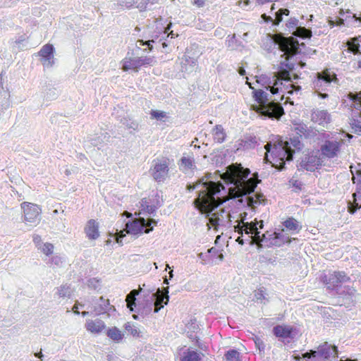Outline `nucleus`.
Here are the masks:
<instances>
[{
	"mask_svg": "<svg viewBox=\"0 0 361 361\" xmlns=\"http://www.w3.org/2000/svg\"><path fill=\"white\" fill-rule=\"evenodd\" d=\"M341 142L336 140H326L321 147L322 155L328 158H334L337 156Z\"/></svg>",
	"mask_w": 361,
	"mask_h": 361,
	"instance_id": "obj_19",
	"label": "nucleus"
},
{
	"mask_svg": "<svg viewBox=\"0 0 361 361\" xmlns=\"http://www.w3.org/2000/svg\"><path fill=\"white\" fill-rule=\"evenodd\" d=\"M136 3V0H121V6L123 8H129Z\"/></svg>",
	"mask_w": 361,
	"mask_h": 361,
	"instance_id": "obj_54",
	"label": "nucleus"
},
{
	"mask_svg": "<svg viewBox=\"0 0 361 361\" xmlns=\"http://www.w3.org/2000/svg\"><path fill=\"white\" fill-rule=\"evenodd\" d=\"M65 261L66 259L64 257H62L59 255H54L51 258L49 259L47 264H49L50 267H52L53 268H59L63 267V264H64Z\"/></svg>",
	"mask_w": 361,
	"mask_h": 361,
	"instance_id": "obj_32",
	"label": "nucleus"
},
{
	"mask_svg": "<svg viewBox=\"0 0 361 361\" xmlns=\"http://www.w3.org/2000/svg\"><path fill=\"white\" fill-rule=\"evenodd\" d=\"M317 78L313 82L314 87L317 90H325L331 82L337 84L338 82L336 75L329 70L317 73Z\"/></svg>",
	"mask_w": 361,
	"mask_h": 361,
	"instance_id": "obj_13",
	"label": "nucleus"
},
{
	"mask_svg": "<svg viewBox=\"0 0 361 361\" xmlns=\"http://www.w3.org/2000/svg\"><path fill=\"white\" fill-rule=\"evenodd\" d=\"M151 116L153 118H156L157 120H161L166 117V112H164L163 111L156 110V111H152Z\"/></svg>",
	"mask_w": 361,
	"mask_h": 361,
	"instance_id": "obj_48",
	"label": "nucleus"
},
{
	"mask_svg": "<svg viewBox=\"0 0 361 361\" xmlns=\"http://www.w3.org/2000/svg\"><path fill=\"white\" fill-rule=\"evenodd\" d=\"M261 241L266 247H280L285 244H290L292 238L285 235L280 230L267 231L262 235Z\"/></svg>",
	"mask_w": 361,
	"mask_h": 361,
	"instance_id": "obj_10",
	"label": "nucleus"
},
{
	"mask_svg": "<svg viewBox=\"0 0 361 361\" xmlns=\"http://www.w3.org/2000/svg\"><path fill=\"white\" fill-rule=\"evenodd\" d=\"M314 352L317 354L323 360L328 361L331 357H338V350L335 345L329 344L328 342L319 345L317 350Z\"/></svg>",
	"mask_w": 361,
	"mask_h": 361,
	"instance_id": "obj_17",
	"label": "nucleus"
},
{
	"mask_svg": "<svg viewBox=\"0 0 361 361\" xmlns=\"http://www.w3.org/2000/svg\"><path fill=\"white\" fill-rule=\"evenodd\" d=\"M272 334L279 341L289 343L288 339H293L296 335V329L292 326L277 324L272 329Z\"/></svg>",
	"mask_w": 361,
	"mask_h": 361,
	"instance_id": "obj_14",
	"label": "nucleus"
},
{
	"mask_svg": "<svg viewBox=\"0 0 361 361\" xmlns=\"http://www.w3.org/2000/svg\"><path fill=\"white\" fill-rule=\"evenodd\" d=\"M187 327L189 329V331H193V333H195L199 329V326L197 324L196 319H191L190 322L188 324Z\"/></svg>",
	"mask_w": 361,
	"mask_h": 361,
	"instance_id": "obj_49",
	"label": "nucleus"
},
{
	"mask_svg": "<svg viewBox=\"0 0 361 361\" xmlns=\"http://www.w3.org/2000/svg\"><path fill=\"white\" fill-rule=\"evenodd\" d=\"M157 221L152 218L145 219L139 216L137 219H131L128 220L125 225V230L121 231L120 238H123L125 235L123 232L134 235L142 234L143 233H149L153 231L154 227L157 226Z\"/></svg>",
	"mask_w": 361,
	"mask_h": 361,
	"instance_id": "obj_6",
	"label": "nucleus"
},
{
	"mask_svg": "<svg viewBox=\"0 0 361 361\" xmlns=\"http://www.w3.org/2000/svg\"><path fill=\"white\" fill-rule=\"evenodd\" d=\"M188 337L191 340V341H196L197 338H199L195 333H193V331H188Z\"/></svg>",
	"mask_w": 361,
	"mask_h": 361,
	"instance_id": "obj_59",
	"label": "nucleus"
},
{
	"mask_svg": "<svg viewBox=\"0 0 361 361\" xmlns=\"http://www.w3.org/2000/svg\"><path fill=\"white\" fill-rule=\"evenodd\" d=\"M271 144L265 145L267 153L271 152L281 161H291L295 152V149H300V142L296 139H290V142L279 140L277 144H274L271 149Z\"/></svg>",
	"mask_w": 361,
	"mask_h": 361,
	"instance_id": "obj_5",
	"label": "nucleus"
},
{
	"mask_svg": "<svg viewBox=\"0 0 361 361\" xmlns=\"http://www.w3.org/2000/svg\"><path fill=\"white\" fill-rule=\"evenodd\" d=\"M106 335L109 338L116 342L121 341L124 336L117 327L108 329Z\"/></svg>",
	"mask_w": 361,
	"mask_h": 361,
	"instance_id": "obj_31",
	"label": "nucleus"
},
{
	"mask_svg": "<svg viewBox=\"0 0 361 361\" xmlns=\"http://www.w3.org/2000/svg\"><path fill=\"white\" fill-rule=\"evenodd\" d=\"M349 97L353 101V107L357 111V114L354 113L350 124L354 133L361 135V92L350 93Z\"/></svg>",
	"mask_w": 361,
	"mask_h": 361,
	"instance_id": "obj_12",
	"label": "nucleus"
},
{
	"mask_svg": "<svg viewBox=\"0 0 361 361\" xmlns=\"http://www.w3.org/2000/svg\"><path fill=\"white\" fill-rule=\"evenodd\" d=\"M222 204H194L195 207L209 220V229L212 227L217 231L219 227L231 226V215L230 211Z\"/></svg>",
	"mask_w": 361,
	"mask_h": 361,
	"instance_id": "obj_4",
	"label": "nucleus"
},
{
	"mask_svg": "<svg viewBox=\"0 0 361 361\" xmlns=\"http://www.w3.org/2000/svg\"><path fill=\"white\" fill-rule=\"evenodd\" d=\"M250 223L256 224L257 225V227L259 228V229H262L264 227V221L263 220L257 221L255 219L254 221H251Z\"/></svg>",
	"mask_w": 361,
	"mask_h": 361,
	"instance_id": "obj_58",
	"label": "nucleus"
},
{
	"mask_svg": "<svg viewBox=\"0 0 361 361\" xmlns=\"http://www.w3.org/2000/svg\"><path fill=\"white\" fill-rule=\"evenodd\" d=\"M254 300L264 304H266V302H268L264 288H261L255 291Z\"/></svg>",
	"mask_w": 361,
	"mask_h": 361,
	"instance_id": "obj_38",
	"label": "nucleus"
},
{
	"mask_svg": "<svg viewBox=\"0 0 361 361\" xmlns=\"http://www.w3.org/2000/svg\"><path fill=\"white\" fill-rule=\"evenodd\" d=\"M245 201H246V203H251V204L257 203V201L254 200L253 197H250V196L246 197Z\"/></svg>",
	"mask_w": 361,
	"mask_h": 361,
	"instance_id": "obj_63",
	"label": "nucleus"
},
{
	"mask_svg": "<svg viewBox=\"0 0 361 361\" xmlns=\"http://www.w3.org/2000/svg\"><path fill=\"white\" fill-rule=\"evenodd\" d=\"M350 280V278L344 271L329 272L323 276V281L326 285L327 288L336 290L338 293H341V290L342 284Z\"/></svg>",
	"mask_w": 361,
	"mask_h": 361,
	"instance_id": "obj_11",
	"label": "nucleus"
},
{
	"mask_svg": "<svg viewBox=\"0 0 361 361\" xmlns=\"http://www.w3.org/2000/svg\"><path fill=\"white\" fill-rule=\"evenodd\" d=\"M311 120L314 123L326 127L331 121V116L326 110L316 109L312 113Z\"/></svg>",
	"mask_w": 361,
	"mask_h": 361,
	"instance_id": "obj_22",
	"label": "nucleus"
},
{
	"mask_svg": "<svg viewBox=\"0 0 361 361\" xmlns=\"http://www.w3.org/2000/svg\"><path fill=\"white\" fill-rule=\"evenodd\" d=\"M170 160L165 157L153 160L149 169L152 178L157 183H164L169 176Z\"/></svg>",
	"mask_w": 361,
	"mask_h": 361,
	"instance_id": "obj_8",
	"label": "nucleus"
},
{
	"mask_svg": "<svg viewBox=\"0 0 361 361\" xmlns=\"http://www.w3.org/2000/svg\"><path fill=\"white\" fill-rule=\"evenodd\" d=\"M153 42H154V40H153V39H152V40H149H149H147V41H144V40H142V39H139V40H137V44H136V46H137L138 48H140V46L147 45V46H148V47H149V49L150 51H152V49H153V46H152V43H153Z\"/></svg>",
	"mask_w": 361,
	"mask_h": 361,
	"instance_id": "obj_51",
	"label": "nucleus"
},
{
	"mask_svg": "<svg viewBox=\"0 0 361 361\" xmlns=\"http://www.w3.org/2000/svg\"><path fill=\"white\" fill-rule=\"evenodd\" d=\"M303 361H324L313 350L302 354Z\"/></svg>",
	"mask_w": 361,
	"mask_h": 361,
	"instance_id": "obj_37",
	"label": "nucleus"
},
{
	"mask_svg": "<svg viewBox=\"0 0 361 361\" xmlns=\"http://www.w3.org/2000/svg\"><path fill=\"white\" fill-rule=\"evenodd\" d=\"M345 20L348 22V24L351 26L359 27L361 23V13H360L358 16L356 14L348 16Z\"/></svg>",
	"mask_w": 361,
	"mask_h": 361,
	"instance_id": "obj_42",
	"label": "nucleus"
},
{
	"mask_svg": "<svg viewBox=\"0 0 361 361\" xmlns=\"http://www.w3.org/2000/svg\"><path fill=\"white\" fill-rule=\"evenodd\" d=\"M246 78V83L253 90L252 97L258 104L252 106L253 110L262 116L279 119L283 114V109L281 104L274 102L275 99L269 98V94L267 92L255 90L252 83L248 82V78Z\"/></svg>",
	"mask_w": 361,
	"mask_h": 361,
	"instance_id": "obj_3",
	"label": "nucleus"
},
{
	"mask_svg": "<svg viewBox=\"0 0 361 361\" xmlns=\"http://www.w3.org/2000/svg\"><path fill=\"white\" fill-rule=\"evenodd\" d=\"M139 295L140 291L137 289H133L126 295L127 307L130 312H137L138 314L142 316L148 315L152 311L153 301L147 300L145 302H141L137 298Z\"/></svg>",
	"mask_w": 361,
	"mask_h": 361,
	"instance_id": "obj_7",
	"label": "nucleus"
},
{
	"mask_svg": "<svg viewBox=\"0 0 361 361\" xmlns=\"http://www.w3.org/2000/svg\"><path fill=\"white\" fill-rule=\"evenodd\" d=\"M125 329L126 331L134 337L140 338L142 337V332L139 329L135 326L133 324L127 322L125 324Z\"/></svg>",
	"mask_w": 361,
	"mask_h": 361,
	"instance_id": "obj_35",
	"label": "nucleus"
},
{
	"mask_svg": "<svg viewBox=\"0 0 361 361\" xmlns=\"http://www.w3.org/2000/svg\"><path fill=\"white\" fill-rule=\"evenodd\" d=\"M25 221L35 223L39 220L41 209L38 204H21Z\"/></svg>",
	"mask_w": 361,
	"mask_h": 361,
	"instance_id": "obj_20",
	"label": "nucleus"
},
{
	"mask_svg": "<svg viewBox=\"0 0 361 361\" xmlns=\"http://www.w3.org/2000/svg\"><path fill=\"white\" fill-rule=\"evenodd\" d=\"M202 356V353L188 348L183 353L180 361H201Z\"/></svg>",
	"mask_w": 361,
	"mask_h": 361,
	"instance_id": "obj_27",
	"label": "nucleus"
},
{
	"mask_svg": "<svg viewBox=\"0 0 361 361\" xmlns=\"http://www.w3.org/2000/svg\"><path fill=\"white\" fill-rule=\"evenodd\" d=\"M193 166V160L190 157H183L180 159L179 163V169L183 172H187Z\"/></svg>",
	"mask_w": 361,
	"mask_h": 361,
	"instance_id": "obj_33",
	"label": "nucleus"
},
{
	"mask_svg": "<svg viewBox=\"0 0 361 361\" xmlns=\"http://www.w3.org/2000/svg\"><path fill=\"white\" fill-rule=\"evenodd\" d=\"M277 44L280 50L283 52L282 57H285V60L281 62V67L283 70L274 74L272 85H269L267 89L269 88L272 94H276L279 92L288 94H298L301 87L292 83L289 71L295 68V63L292 61V59L293 56L300 52V44L298 40L293 37H282L279 39ZM271 83V82H269V84Z\"/></svg>",
	"mask_w": 361,
	"mask_h": 361,
	"instance_id": "obj_2",
	"label": "nucleus"
},
{
	"mask_svg": "<svg viewBox=\"0 0 361 361\" xmlns=\"http://www.w3.org/2000/svg\"><path fill=\"white\" fill-rule=\"evenodd\" d=\"M248 212L246 211H244L240 214V218L241 221H244L245 220L247 219L248 217Z\"/></svg>",
	"mask_w": 361,
	"mask_h": 361,
	"instance_id": "obj_60",
	"label": "nucleus"
},
{
	"mask_svg": "<svg viewBox=\"0 0 361 361\" xmlns=\"http://www.w3.org/2000/svg\"><path fill=\"white\" fill-rule=\"evenodd\" d=\"M255 245H257V249L260 251L262 250L264 247H266L265 245H262V241H259V243L255 244Z\"/></svg>",
	"mask_w": 361,
	"mask_h": 361,
	"instance_id": "obj_64",
	"label": "nucleus"
},
{
	"mask_svg": "<svg viewBox=\"0 0 361 361\" xmlns=\"http://www.w3.org/2000/svg\"><path fill=\"white\" fill-rule=\"evenodd\" d=\"M207 250L208 253H209L211 264H219V262L223 261L224 255L217 248H216L215 247H212L208 249Z\"/></svg>",
	"mask_w": 361,
	"mask_h": 361,
	"instance_id": "obj_30",
	"label": "nucleus"
},
{
	"mask_svg": "<svg viewBox=\"0 0 361 361\" xmlns=\"http://www.w3.org/2000/svg\"><path fill=\"white\" fill-rule=\"evenodd\" d=\"M349 50L354 54L360 53V44L356 39H353L352 42L348 43Z\"/></svg>",
	"mask_w": 361,
	"mask_h": 361,
	"instance_id": "obj_44",
	"label": "nucleus"
},
{
	"mask_svg": "<svg viewBox=\"0 0 361 361\" xmlns=\"http://www.w3.org/2000/svg\"><path fill=\"white\" fill-rule=\"evenodd\" d=\"M289 14V10L287 8H281L278 11L275 12L274 16L275 18L273 19V23L274 25H279V23L282 21V16L283 15L288 16Z\"/></svg>",
	"mask_w": 361,
	"mask_h": 361,
	"instance_id": "obj_41",
	"label": "nucleus"
},
{
	"mask_svg": "<svg viewBox=\"0 0 361 361\" xmlns=\"http://www.w3.org/2000/svg\"><path fill=\"white\" fill-rule=\"evenodd\" d=\"M198 258L201 260L204 261L205 264H211V259L209 257V253L208 251L207 252H200L198 254Z\"/></svg>",
	"mask_w": 361,
	"mask_h": 361,
	"instance_id": "obj_53",
	"label": "nucleus"
},
{
	"mask_svg": "<svg viewBox=\"0 0 361 361\" xmlns=\"http://www.w3.org/2000/svg\"><path fill=\"white\" fill-rule=\"evenodd\" d=\"M194 4L198 7H202L204 5V0H194Z\"/></svg>",
	"mask_w": 361,
	"mask_h": 361,
	"instance_id": "obj_62",
	"label": "nucleus"
},
{
	"mask_svg": "<svg viewBox=\"0 0 361 361\" xmlns=\"http://www.w3.org/2000/svg\"><path fill=\"white\" fill-rule=\"evenodd\" d=\"M87 286L90 289L99 291L101 289L102 283L99 279L92 278L87 281Z\"/></svg>",
	"mask_w": 361,
	"mask_h": 361,
	"instance_id": "obj_43",
	"label": "nucleus"
},
{
	"mask_svg": "<svg viewBox=\"0 0 361 361\" xmlns=\"http://www.w3.org/2000/svg\"><path fill=\"white\" fill-rule=\"evenodd\" d=\"M33 242L35 243V245L38 247V248H41V245L42 244V238H41V236L39 235H35L33 236Z\"/></svg>",
	"mask_w": 361,
	"mask_h": 361,
	"instance_id": "obj_56",
	"label": "nucleus"
},
{
	"mask_svg": "<svg viewBox=\"0 0 361 361\" xmlns=\"http://www.w3.org/2000/svg\"><path fill=\"white\" fill-rule=\"evenodd\" d=\"M162 19H156L154 21V24H156V29L157 30V32H164V33L167 32V30L170 29L171 23L169 24L166 27H164L161 23Z\"/></svg>",
	"mask_w": 361,
	"mask_h": 361,
	"instance_id": "obj_46",
	"label": "nucleus"
},
{
	"mask_svg": "<svg viewBox=\"0 0 361 361\" xmlns=\"http://www.w3.org/2000/svg\"><path fill=\"white\" fill-rule=\"evenodd\" d=\"M56 294L60 298H70L71 295V290L69 286L62 285L57 288Z\"/></svg>",
	"mask_w": 361,
	"mask_h": 361,
	"instance_id": "obj_39",
	"label": "nucleus"
},
{
	"mask_svg": "<svg viewBox=\"0 0 361 361\" xmlns=\"http://www.w3.org/2000/svg\"><path fill=\"white\" fill-rule=\"evenodd\" d=\"M121 123H123V125L126 126L128 128H133L134 130H135L138 126L137 123H135L134 121H130V120H128L126 118H124L123 119L121 120Z\"/></svg>",
	"mask_w": 361,
	"mask_h": 361,
	"instance_id": "obj_50",
	"label": "nucleus"
},
{
	"mask_svg": "<svg viewBox=\"0 0 361 361\" xmlns=\"http://www.w3.org/2000/svg\"><path fill=\"white\" fill-rule=\"evenodd\" d=\"M142 209L140 210V214H153L156 213L161 204H140Z\"/></svg>",
	"mask_w": 361,
	"mask_h": 361,
	"instance_id": "obj_34",
	"label": "nucleus"
},
{
	"mask_svg": "<svg viewBox=\"0 0 361 361\" xmlns=\"http://www.w3.org/2000/svg\"><path fill=\"white\" fill-rule=\"evenodd\" d=\"M298 22L296 18H290L287 23V27L288 28L296 27L295 30L293 32L295 36L302 38H310L312 36V31L304 27H296Z\"/></svg>",
	"mask_w": 361,
	"mask_h": 361,
	"instance_id": "obj_23",
	"label": "nucleus"
},
{
	"mask_svg": "<svg viewBox=\"0 0 361 361\" xmlns=\"http://www.w3.org/2000/svg\"><path fill=\"white\" fill-rule=\"evenodd\" d=\"M169 301V296L166 295L163 297L161 300H159L156 302H153L154 312L158 313L159 310L164 307V305H167Z\"/></svg>",
	"mask_w": 361,
	"mask_h": 361,
	"instance_id": "obj_40",
	"label": "nucleus"
},
{
	"mask_svg": "<svg viewBox=\"0 0 361 361\" xmlns=\"http://www.w3.org/2000/svg\"><path fill=\"white\" fill-rule=\"evenodd\" d=\"M180 63L182 72L191 73L195 71L197 67L196 60L188 56H184Z\"/></svg>",
	"mask_w": 361,
	"mask_h": 361,
	"instance_id": "obj_28",
	"label": "nucleus"
},
{
	"mask_svg": "<svg viewBox=\"0 0 361 361\" xmlns=\"http://www.w3.org/2000/svg\"><path fill=\"white\" fill-rule=\"evenodd\" d=\"M213 140L215 142L221 144L223 143L226 137V133L221 125H216L212 130Z\"/></svg>",
	"mask_w": 361,
	"mask_h": 361,
	"instance_id": "obj_29",
	"label": "nucleus"
},
{
	"mask_svg": "<svg viewBox=\"0 0 361 361\" xmlns=\"http://www.w3.org/2000/svg\"><path fill=\"white\" fill-rule=\"evenodd\" d=\"M261 17L267 23L273 22L272 17L270 16H267L265 13H263Z\"/></svg>",
	"mask_w": 361,
	"mask_h": 361,
	"instance_id": "obj_61",
	"label": "nucleus"
},
{
	"mask_svg": "<svg viewBox=\"0 0 361 361\" xmlns=\"http://www.w3.org/2000/svg\"><path fill=\"white\" fill-rule=\"evenodd\" d=\"M284 227L281 231L286 232L288 235H295L302 230V225L293 217L289 216L281 222Z\"/></svg>",
	"mask_w": 361,
	"mask_h": 361,
	"instance_id": "obj_21",
	"label": "nucleus"
},
{
	"mask_svg": "<svg viewBox=\"0 0 361 361\" xmlns=\"http://www.w3.org/2000/svg\"><path fill=\"white\" fill-rule=\"evenodd\" d=\"M239 233H240V235L238 236L237 238V239L235 240V241L239 244V245H244L245 243V241H247L246 239L244 240L243 239V233H245V232L243 231V227L241 226V229L240 231H239Z\"/></svg>",
	"mask_w": 361,
	"mask_h": 361,
	"instance_id": "obj_55",
	"label": "nucleus"
},
{
	"mask_svg": "<svg viewBox=\"0 0 361 361\" xmlns=\"http://www.w3.org/2000/svg\"><path fill=\"white\" fill-rule=\"evenodd\" d=\"M255 347L259 350V353H264L265 349V344L264 341L258 336L253 338Z\"/></svg>",
	"mask_w": 361,
	"mask_h": 361,
	"instance_id": "obj_45",
	"label": "nucleus"
},
{
	"mask_svg": "<svg viewBox=\"0 0 361 361\" xmlns=\"http://www.w3.org/2000/svg\"><path fill=\"white\" fill-rule=\"evenodd\" d=\"M85 231L89 239H97L99 235L98 224L94 219H90L85 228Z\"/></svg>",
	"mask_w": 361,
	"mask_h": 361,
	"instance_id": "obj_26",
	"label": "nucleus"
},
{
	"mask_svg": "<svg viewBox=\"0 0 361 361\" xmlns=\"http://www.w3.org/2000/svg\"><path fill=\"white\" fill-rule=\"evenodd\" d=\"M106 327L104 322L101 319L91 320L88 319L86 321L85 328L86 329L93 334H99L102 332Z\"/></svg>",
	"mask_w": 361,
	"mask_h": 361,
	"instance_id": "obj_25",
	"label": "nucleus"
},
{
	"mask_svg": "<svg viewBox=\"0 0 361 361\" xmlns=\"http://www.w3.org/2000/svg\"><path fill=\"white\" fill-rule=\"evenodd\" d=\"M54 48L52 44L44 45L38 54L41 57L40 61L44 67L50 68L54 63Z\"/></svg>",
	"mask_w": 361,
	"mask_h": 361,
	"instance_id": "obj_18",
	"label": "nucleus"
},
{
	"mask_svg": "<svg viewBox=\"0 0 361 361\" xmlns=\"http://www.w3.org/2000/svg\"><path fill=\"white\" fill-rule=\"evenodd\" d=\"M248 169H244L240 164H231L226 171L220 174L221 178L231 186L226 190L219 181L212 180V174L208 173L199 179L195 184L187 185V190H197L198 197L192 203H225L238 197V203H243V197L254 192L259 180L255 178L247 179L250 174Z\"/></svg>",
	"mask_w": 361,
	"mask_h": 361,
	"instance_id": "obj_1",
	"label": "nucleus"
},
{
	"mask_svg": "<svg viewBox=\"0 0 361 361\" xmlns=\"http://www.w3.org/2000/svg\"><path fill=\"white\" fill-rule=\"evenodd\" d=\"M346 208L350 214H354L357 210H359L361 208V204H346Z\"/></svg>",
	"mask_w": 361,
	"mask_h": 361,
	"instance_id": "obj_52",
	"label": "nucleus"
},
{
	"mask_svg": "<svg viewBox=\"0 0 361 361\" xmlns=\"http://www.w3.org/2000/svg\"><path fill=\"white\" fill-rule=\"evenodd\" d=\"M122 70L128 71L133 70L135 72H138L142 66H153L157 63V60L154 56H126L121 61Z\"/></svg>",
	"mask_w": 361,
	"mask_h": 361,
	"instance_id": "obj_9",
	"label": "nucleus"
},
{
	"mask_svg": "<svg viewBox=\"0 0 361 361\" xmlns=\"http://www.w3.org/2000/svg\"><path fill=\"white\" fill-rule=\"evenodd\" d=\"M242 227L245 234L247 235V241L249 242L250 245H254L261 241L262 235L256 224H251L249 222H243Z\"/></svg>",
	"mask_w": 361,
	"mask_h": 361,
	"instance_id": "obj_16",
	"label": "nucleus"
},
{
	"mask_svg": "<svg viewBox=\"0 0 361 361\" xmlns=\"http://www.w3.org/2000/svg\"><path fill=\"white\" fill-rule=\"evenodd\" d=\"M295 130L300 137L305 138H314L318 133V130L314 128L308 127L305 124H299Z\"/></svg>",
	"mask_w": 361,
	"mask_h": 361,
	"instance_id": "obj_24",
	"label": "nucleus"
},
{
	"mask_svg": "<svg viewBox=\"0 0 361 361\" xmlns=\"http://www.w3.org/2000/svg\"><path fill=\"white\" fill-rule=\"evenodd\" d=\"M92 305L95 315L106 314L110 316L116 311L114 306L110 304L109 300L105 299L103 296L92 298Z\"/></svg>",
	"mask_w": 361,
	"mask_h": 361,
	"instance_id": "obj_15",
	"label": "nucleus"
},
{
	"mask_svg": "<svg viewBox=\"0 0 361 361\" xmlns=\"http://www.w3.org/2000/svg\"><path fill=\"white\" fill-rule=\"evenodd\" d=\"M40 249L44 254L49 256L53 253L54 245L49 243H43Z\"/></svg>",
	"mask_w": 361,
	"mask_h": 361,
	"instance_id": "obj_47",
	"label": "nucleus"
},
{
	"mask_svg": "<svg viewBox=\"0 0 361 361\" xmlns=\"http://www.w3.org/2000/svg\"><path fill=\"white\" fill-rule=\"evenodd\" d=\"M195 345L196 347H197L199 349L202 350H204V348H205V345H204L203 343H202V342L200 341V339H199V338H197V339L195 341Z\"/></svg>",
	"mask_w": 361,
	"mask_h": 361,
	"instance_id": "obj_57",
	"label": "nucleus"
},
{
	"mask_svg": "<svg viewBox=\"0 0 361 361\" xmlns=\"http://www.w3.org/2000/svg\"><path fill=\"white\" fill-rule=\"evenodd\" d=\"M224 357L226 361H240L239 352L234 348L227 350Z\"/></svg>",
	"mask_w": 361,
	"mask_h": 361,
	"instance_id": "obj_36",
	"label": "nucleus"
}]
</instances>
